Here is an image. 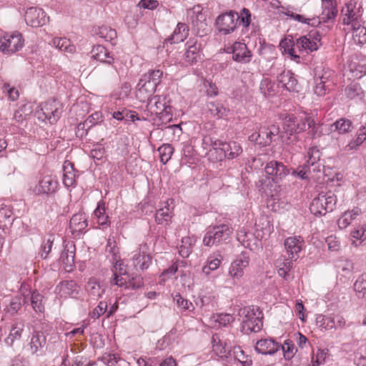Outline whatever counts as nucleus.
I'll return each mask as SVG.
<instances>
[{
	"instance_id": "nucleus-49",
	"label": "nucleus",
	"mask_w": 366,
	"mask_h": 366,
	"mask_svg": "<svg viewBox=\"0 0 366 366\" xmlns=\"http://www.w3.org/2000/svg\"><path fill=\"white\" fill-rule=\"evenodd\" d=\"M298 124L299 133L305 131L307 129L314 126L315 120L307 114H299L296 116Z\"/></svg>"
},
{
	"instance_id": "nucleus-9",
	"label": "nucleus",
	"mask_w": 366,
	"mask_h": 366,
	"mask_svg": "<svg viewBox=\"0 0 366 366\" xmlns=\"http://www.w3.org/2000/svg\"><path fill=\"white\" fill-rule=\"evenodd\" d=\"M342 23L351 27L362 21V6L352 0L346 3L341 10Z\"/></svg>"
},
{
	"instance_id": "nucleus-60",
	"label": "nucleus",
	"mask_w": 366,
	"mask_h": 366,
	"mask_svg": "<svg viewBox=\"0 0 366 366\" xmlns=\"http://www.w3.org/2000/svg\"><path fill=\"white\" fill-rule=\"evenodd\" d=\"M237 24L239 21V24L245 29L248 28L251 23V12L247 8H243L239 14L237 12Z\"/></svg>"
},
{
	"instance_id": "nucleus-14",
	"label": "nucleus",
	"mask_w": 366,
	"mask_h": 366,
	"mask_svg": "<svg viewBox=\"0 0 366 366\" xmlns=\"http://www.w3.org/2000/svg\"><path fill=\"white\" fill-rule=\"evenodd\" d=\"M226 51L232 54V59L238 63L247 64L252 60V53L244 43L236 41Z\"/></svg>"
},
{
	"instance_id": "nucleus-6",
	"label": "nucleus",
	"mask_w": 366,
	"mask_h": 366,
	"mask_svg": "<svg viewBox=\"0 0 366 366\" xmlns=\"http://www.w3.org/2000/svg\"><path fill=\"white\" fill-rule=\"evenodd\" d=\"M147 101V109L151 114L158 116L160 119H172V107L167 104L166 97L157 95L148 98Z\"/></svg>"
},
{
	"instance_id": "nucleus-26",
	"label": "nucleus",
	"mask_w": 366,
	"mask_h": 366,
	"mask_svg": "<svg viewBox=\"0 0 366 366\" xmlns=\"http://www.w3.org/2000/svg\"><path fill=\"white\" fill-rule=\"evenodd\" d=\"M320 152L316 147L310 148L307 152L308 159L304 164L305 167L312 169L313 173L320 172L323 167L322 164L320 162Z\"/></svg>"
},
{
	"instance_id": "nucleus-29",
	"label": "nucleus",
	"mask_w": 366,
	"mask_h": 366,
	"mask_svg": "<svg viewBox=\"0 0 366 366\" xmlns=\"http://www.w3.org/2000/svg\"><path fill=\"white\" fill-rule=\"evenodd\" d=\"M92 57L102 63L112 64L114 59L104 46L97 45L91 51Z\"/></svg>"
},
{
	"instance_id": "nucleus-47",
	"label": "nucleus",
	"mask_w": 366,
	"mask_h": 366,
	"mask_svg": "<svg viewBox=\"0 0 366 366\" xmlns=\"http://www.w3.org/2000/svg\"><path fill=\"white\" fill-rule=\"evenodd\" d=\"M345 94L350 99H362L364 93L360 85L357 83H352L345 89Z\"/></svg>"
},
{
	"instance_id": "nucleus-32",
	"label": "nucleus",
	"mask_w": 366,
	"mask_h": 366,
	"mask_svg": "<svg viewBox=\"0 0 366 366\" xmlns=\"http://www.w3.org/2000/svg\"><path fill=\"white\" fill-rule=\"evenodd\" d=\"M210 114L217 119H225L229 114V109L220 102H211L207 104Z\"/></svg>"
},
{
	"instance_id": "nucleus-10",
	"label": "nucleus",
	"mask_w": 366,
	"mask_h": 366,
	"mask_svg": "<svg viewBox=\"0 0 366 366\" xmlns=\"http://www.w3.org/2000/svg\"><path fill=\"white\" fill-rule=\"evenodd\" d=\"M237 12L232 10L219 14L215 20L217 30L223 35L232 34L237 27Z\"/></svg>"
},
{
	"instance_id": "nucleus-44",
	"label": "nucleus",
	"mask_w": 366,
	"mask_h": 366,
	"mask_svg": "<svg viewBox=\"0 0 366 366\" xmlns=\"http://www.w3.org/2000/svg\"><path fill=\"white\" fill-rule=\"evenodd\" d=\"M97 35L100 38L104 39L106 41H109L112 44H115L114 41L117 39V32L114 29L107 26H102L99 27Z\"/></svg>"
},
{
	"instance_id": "nucleus-58",
	"label": "nucleus",
	"mask_w": 366,
	"mask_h": 366,
	"mask_svg": "<svg viewBox=\"0 0 366 366\" xmlns=\"http://www.w3.org/2000/svg\"><path fill=\"white\" fill-rule=\"evenodd\" d=\"M281 45L284 49V52L290 55L292 60H295L297 62L300 61V56L296 54L295 49L296 44H295L293 41H282Z\"/></svg>"
},
{
	"instance_id": "nucleus-36",
	"label": "nucleus",
	"mask_w": 366,
	"mask_h": 366,
	"mask_svg": "<svg viewBox=\"0 0 366 366\" xmlns=\"http://www.w3.org/2000/svg\"><path fill=\"white\" fill-rule=\"evenodd\" d=\"M51 44L59 50L68 53L75 51V46L71 43L70 39L65 37H56L51 41Z\"/></svg>"
},
{
	"instance_id": "nucleus-57",
	"label": "nucleus",
	"mask_w": 366,
	"mask_h": 366,
	"mask_svg": "<svg viewBox=\"0 0 366 366\" xmlns=\"http://www.w3.org/2000/svg\"><path fill=\"white\" fill-rule=\"evenodd\" d=\"M354 290L359 298H362L366 293V273L358 277L354 284Z\"/></svg>"
},
{
	"instance_id": "nucleus-39",
	"label": "nucleus",
	"mask_w": 366,
	"mask_h": 366,
	"mask_svg": "<svg viewBox=\"0 0 366 366\" xmlns=\"http://www.w3.org/2000/svg\"><path fill=\"white\" fill-rule=\"evenodd\" d=\"M57 101L49 100L40 104L39 109L35 112V115L39 120L46 121L51 111L56 107Z\"/></svg>"
},
{
	"instance_id": "nucleus-35",
	"label": "nucleus",
	"mask_w": 366,
	"mask_h": 366,
	"mask_svg": "<svg viewBox=\"0 0 366 366\" xmlns=\"http://www.w3.org/2000/svg\"><path fill=\"white\" fill-rule=\"evenodd\" d=\"M362 213L361 209L355 207L351 211L345 212L340 218L337 220V224L340 229H345L348 227L351 222L354 220L356 217Z\"/></svg>"
},
{
	"instance_id": "nucleus-43",
	"label": "nucleus",
	"mask_w": 366,
	"mask_h": 366,
	"mask_svg": "<svg viewBox=\"0 0 366 366\" xmlns=\"http://www.w3.org/2000/svg\"><path fill=\"white\" fill-rule=\"evenodd\" d=\"M31 305L34 310L38 313H42L44 311V297L42 295H41L37 291H34L31 292Z\"/></svg>"
},
{
	"instance_id": "nucleus-16",
	"label": "nucleus",
	"mask_w": 366,
	"mask_h": 366,
	"mask_svg": "<svg viewBox=\"0 0 366 366\" xmlns=\"http://www.w3.org/2000/svg\"><path fill=\"white\" fill-rule=\"evenodd\" d=\"M24 17L26 24L32 27L42 26L49 19L44 11L36 7L29 8L26 11Z\"/></svg>"
},
{
	"instance_id": "nucleus-24",
	"label": "nucleus",
	"mask_w": 366,
	"mask_h": 366,
	"mask_svg": "<svg viewBox=\"0 0 366 366\" xmlns=\"http://www.w3.org/2000/svg\"><path fill=\"white\" fill-rule=\"evenodd\" d=\"M254 349L262 355H273L280 349V345L272 339H261L256 342Z\"/></svg>"
},
{
	"instance_id": "nucleus-63",
	"label": "nucleus",
	"mask_w": 366,
	"mask_h": 366,
	"mask_svg": "<svg viewBox=\"0 0 366 366\" xmlns=\"http://www.w3.org/2000/svg\"><path fill=\"white\" fill-rule=\"evenodd\" d=\"M327 78L321 76L315 79V86L314 89L315 93L318 96H323L326 94L327 86Z\"/></svg>"
},
{
	"instance_id": "nucleus-50",
	"label": "nucleus",
	"mask_w": 366,
	"mask_h": 366,
	"mask_svg": "<svg viewBox=\"0 0 366 366\" xmlns=\"http://www.w3.org/2000/svg\"><path fill=\"white\" fill-rule=\"evenodd\" d=\"M257 230H261L264 234H269L273 231V224L267 216H261L255 223Z\"/></svg>"
},
{
	"instance_id": "nucleus-17",
	"label": "nucleus",
	"mask_w": 366,
	"mask_h": 366,
	"mask_svg": "<svg viewBox=\"0 0 366 366\" xmlns=\"http://www.w3.org/2000/svg\"><path fill=\"white\" fill-rule=\"evenodd\" d=\"M305 247V241L300 236H293L287 237L285 240V248L287 257L292 260H297L300 257V253Z\"/></svg>"
},
{
	"instance_id": "nucleus-34",
	"label": "nucleus",
	"mask_w": 366,
	"mask_h": 366,
	"mask_svg": "<svg viewBox=\"0 0 366 366\" xmlns=\"http://www.w3.org/2000/svg\"><path fill=\"white\" fill-rule=\"evenodd\" d=\"M63 183L66 187H72L76 184V173L74 165L69 161H65L63 165Z\"/></svg>"
},
{
	"instance_id": "nucleus-1",
	"label": "nucleus",
	"mask_w": 366,
	"mask_h": 366,
	"mask_svg": "<svg viewBox=\"0 0 366 366\" xmlns=\"http://www.w3.org/2000/svg\"><path fill=\"white\" fill-rule=\"evenodd\" d=\"M282 14L300 23L311 26H317L321 23L334 20L337 15V8L335 0H322V12L320 16L306 17L304 15L295 14L290 7L283 8Z\"/></svg>"
},
{
	"instance_id": "nucleus-20",
	"label": "nucleus",
	"mask_w": 366,
	"mask_h": 366,
	"mask_svg": "<svg viewBox=\"0 0 366 366\" xmlns=\"http://www.w3.org/2000/svg\"><path fill=\"white\" fill-rule=\"evenodd\" d=\"M46 344V338L44 332L34 330L28 344L29 350L31 355H40L43 353V349Z\"/></svg>"
},
{
	"instance_id": "nucleus-13",
	"label": "nucleus",
	"mask_w": 366,
	"mask_h": 366,
	"mask_svg": "<svg viewBox=\"0 0 366 366\" xmlns=\"http://www.w3.org/2000/svg\"><path fill=\"white\" fill-rule=\"evenodd\" d=\"M152 256L147 244L139 245V250L132 257L133 266L136 269L145 270L152 264Z\"/></svg>"
},
{
	"instance_id": "nucleus-5",
	"label": "nucleus",
	"mask_w": 366,
	"mask_h": 366,
	"mask_svg": "<svg viewBox=\"0 0 366 366\" xmlns=\"http://www.w3.org/2000/svg\"><path fill=\"white\" fill-rule=\"evenodd\" d=\"M187 15L191 19L192 30L197 36L202 37L209 33L210 29L207 23L206 15L202 13L201 6H194L187 11Z\"/></svg>"
},
{
	"instance_id": "nucleus-11",
	"label": "nucleus",
	"mask_w": 366,
	"mask_h": 366,
	"mask_svg": "<svg viewBox=\"0 0 366 366\" xmlns=\"http://www.w3.org/2000/svg\"><path fill=\"white\" fill-rule=\"evenodd\" d=\"M0 42V51L7 54L19 51L24 45L22 34L18 31L6 34L1 38Z\"/></svg>"
},
{
	"instance_id": "nucleus-15",
	"label": "nucleus",
	"mask_w": 366,
	"mask_h": 366,
	"mask_svg": "<svg viewBox=\"0 0 366 366\" xmlns=\"http://www.w3.org/2000/svg\"><path fill=\"white\" fill-rule=\"evenodd\" d=\"M267 175L272 177L275 182H279L290 173V169L282 162L272 160L267 163L264 167Z\"/></svg>"
},
{
	"instance_id": "nucleus-27",
	"label": "nucleus",
	"mask_w": 366,
	"mask_h": 366,
	"mask_svg": "<svg viewBox=\"0 0 366 366\" xmlns=\"http://www.w3.org/2000/svg\"><path fill=\"white\" fill-rule=\"evenodd\" d=\"M87 226L85 214L81 213L74 214L69 222L71 232L76 236L82 234Z\"/></svg>"
},
{
	"instance_id": "nucleus-19",
	"label": "nucleus",
	"mask_w": 366,
	"mask_h": 366,
	"mask_svg": "<svg viewBox=\"0 0 366 366\" xmlns=\"http://www.w3.org/2000/svg\"><path fill=\"white\" fill-rule=\"evenodd\" d=\"M202 44L198 42L197 39H190L185 44V52L184 60L188 64L196 63L200 58V50Z\"/></svg>"
},
{
	"instance_id": "nucleus-62",
	"label": "nucleus",
	"mask_w": 366,
	"mask_h": 366,
	"mask_svg": "<svg viewBox=\"0 0 366 366\" xmlns=\"http://www.w3.org/2000/svg\"><path fill=\"white\" fill-rule=\"evenodd\" d=\"M328 355L327 349H319L317 353L312 356L311 364L312 366H320L325 363Z\"/></svg>"
},
{
	"instance_id": "nucleus-23",
	"label": "nucleus",
	"mask_w": 366,
	"mask_h": 366,
	"mask_svg": "<svg viewBox=\"0 0 366 366\" xmlns=\"http://www.w3.org/2000/svg\"><path fill=\"white\" fill-rule=\"evenodd\" d=\"M79 287L75 281L64 280L56 286V291L61 297H76L79 295Z\"/></svg>"
},
{
	"instance_id": "nucleus-3",
	"label": "nucleus",
	"mask_w": 366,
	"mask_h": 366,
	"mask_svg": "<svg viewBox=\"0 0 366 366\" xmlns=\"http://www.w3.org/2000/svg\"><path fill=\"white\" fill-rule=\"evenodd\" d=\"M336 203L337 198L333 192L321 193L312 200L310 210L316 216L325 215L335 209Z\"/></svg>"
},
{
	"instance_id": "nucleus-61",
	"label": "nucleus",
	"mask_w": 366,
	"mask_h": 366,
	"mask_svg": "<svg viewBox=\"0 0 366 366\" xmlns=\"http://www.w3.org/2000/svg\"><path fill=\"white\" fill-rule=\"evenodd\" d=\"M329 322L330 325H328L327 327H330L332 329L335 328H342L345 326V320L344 317L340 315H335L332 314L330 315H328Z\"/></svg>"
},
{
	"instance_id": "nucleus-2",
	"label": "nucleus",
	"mask_w": 366,
	"mask_h": 366,
	"mask_svg": "<svg viewBox=\"0 0 366 366\" xmlns=\"http://www.w3.org/2000/svg\"><path fill=\"white\" fill-rule=\"evenodd\" d=\"M239 315L242 317V330L246 334L258 332L262 330L263 315L258 307H245L240 310Z\"/></svg>"
},
{
	"instance_id": "nucleus-25",
	"label": "nucleus",
	"mask_w": 366,
	"mask_h": 366,
	"mask_svg": "<svg viewBox=\"0 0 366 366\" xmlns=\"http://www.w3.org/2000/svg\"><path fill=\"white\" fill-rule=\"evenodd\" d=\"M157 86L154 83L151 82L147 78L143 76L137 84L138 90L137 97L141 102H144L150 96L154 93Z\"/></svg>"
},
{
	"instance_id": "nucleus-52",
	"label": "nucleus",
	"mask_w": 366,
	"mask_h": 366,
	"mask_svg": "<svg viewBox=\"0 0 366 366\" xmlns=\"http://www.w3.org/2000/svg\"><path fill=\"white\" fill-rule=\"evenodd\" d=\"M331 127H335V130L340 134L348 133L352 129L351 121L344 118L337 120Z\"/></svg>"
},
{
	"instance_id": "nucleus-54",
	"label": "nucleus",
	"mask_w": 366,
	"mask_h": 366,
	"mask_svg": "<svg viewBox=\"0 0 366 366\" xmlns=\"http://www.w3.org/2000/svg\"><path fill=\"white\" fill-rule=\"evenodd\" d=\"M285 360H291L296 354L297 349L292 340H287L283 345H280Z\"/></svg>"
},
{
	"instance_id": "nucleus-48",
	"label": "nucleus",
	"mask_w": 366,
	"mask_h": 366,
	"mask_svg": "<svg viewBox=\"0 0 366 366\" xmlns=\"http://www.w3.org/2000/svg\"><path fill=\"white\" fill-rule=\"evenodd\" d=\"M297 121V117L295 115H288L285 117L283 127L287 133H289L290 135L299 133Z\"/></svg>"
},
{
	"instance_id": "nucleus-18",
	"label": "nucleus",
	"mask_w": 366,
	"mask_h": 366,
	"mask_svg": "<svg viewBox=\"0 0 366 366\" xmlns=\"http://www.w3.org/2000/svg\"><path fill=\"white\" fill-rule=\"evenodd\" d=\"M58 184V181L54 177L46 175L39 180V184L34 187L33 192L38 195L51 194L57 190Z\"/></svg>"
},
{
	"instance_id": "nucleus-64",
	"label": "nucleus",
	"mask_w": 366,
	"mask_h": 366,
	"mask_svg": "<svg viewBox=\"0 0 366 366\" xmlns=\"http://www.w3.org/2000/svg\"><path fill=\"white\" fill-rule=\"evenodd\" d=\"M350 235L352 239H355V240H352V244L357 247L359 244L356 242V240H360L361 242L366 239V228L360 227L358 229L353 230Z\"/></svg>"
},
{
	"instance_id": "nucleus-37",
	"label": "nucleus",
	"mask_w": 366,
	"mask_h": 366,
	"mask_svg": "<svg viewBox=\"0 0 366 366\" xmlns=\"http://www.w3.org/2000/svg\"><path fill=\"white\" fill-rule=\"evenodd\" d=\"M213 342V350L215 353L221 357H227V355L230 352L231 346L226 342H222L217 335L212 337Z\"/></svg>"
},
{
	"instance_id": "nucleus-38",
	"label": "nucleus",
	"mask_w": 366,
	"mask_h": 366,
	"mask_svg": "<svg viewBox=\"0 0 366 366\" xmlns=\"http://www.w3.org/2000/svg\"><path fill=\"white\" fill-rule=\"evenodd\" d=\"M362 21L353 25L347 29L352 31L354 41L359 44H366V27L362 25Z\"/></svg>"
},
{
	"instance_id": "nucleus-7",
	"label": "nucleus",
	"mask_w": 366,
	"mask_h": 366,
	"mask_svg": "<svg viewBox=\"0 0 366 366\" xmlns=\"http://www.w3.org/2000/svg\"><path fill=\"white\" fill-rule=\"evenodd\" d=\"M319 27L315 31H312L307 35L300 36L296 41V47L299 51L310 53L317 51L322 45L321 39L324 35V29Z\"/></svg>"
},
{
	"instance_id": "nucleus-53",
	"label": "nucleus",
	"mask_w": 366,
	"mask_h": 366,
	"mask_svg": "<svg viewBox=\"0 0 366 366\" xmlns=\"http://www.w3.org/2000/svg\"><path fill=\"white\" fill-rule=\"evenodd\" d=\"M222 259L221 254H217L215 257H209L207 259V264L202 268L203 273L208 276L212 271L217 269L219 267Z\"/></svg>"
},
{
	"instance_id": "nucleus-59",
	"label": "nucleus",
	"mask_w": 366,
	"mask_h": 366,
	"mask_svg": "<svg viewBox=\"0 0 366 366\" xmlns=\"http://www.w3.org/2000/svg\"><path fill=\"white\" fill-rule=\"evenodd\" d=\"M158 152L161 162L165 164L171 159L174 148L170 144H163L159 147Z\"/></svg>"
},
{
	"instance_id": "nucleus-46",
	"label": "nucleus",
	"mask_w": 366,
	"mask_h": 366,
	"mask_svg": "<svg viewBox=\"0 0 366 366\" xmlns=\"http://www.w3.org/2000/svg\"><path fill=\"white\" fill-rule=\"evenodd\" d=\"M12 214L13 212L10 206L0 205V227H6L8 224H11L14 219Z\"/></svg>"
},
{
	"instance_id": "nucleus-41",
	"label": "nucleus",
	"mask_w": 366,
	"mask_h": 366,
	"mask_svg": "<svg viewBox=\"0 0 366 366\" xmlns=\"http://www.w3.org/2000/svg\"><path fill=\"white\" fill-rule=\"evenodd\" d=\"M105 210L104 202L101 201L98 203L97 207L94 212V214L97 219L98 224L103 227H107L110 224L109 217L106 214Z\"/></svg>"
},
{
	"instance_id": "nucleus-8",
	"label": "nucleus",
	"mask_w": 366,
	"mask_h": 366,
	"mask_svg": "<svg viewBox=\"0 0 366 366\" xmlns=\"http://www.w3.org/2000/svg\"><path fill=\"white\" fill-rule=\"evenodd\" d=\"M257 128L258 131L252 133L249 137V140L261 147L270 144L273 137L277 136L280 132L279 127L275 124L260 126Z\"/></svg>"
},
{
	"instance_id": "nucleus-30",
	"label": "nucleus",
	"mask_w": 366,
	"mask_h": 366,
	"mask_svg": "<svg viewBox=\"0 0 366 366\" xmlns=\"http://www.w3.org/2000/svg\"><path fill=\"white\" fill-rule=\"evenodd\" d=\"M172 199H167L164 202V206L159 209L155 214V221L159 224H167L172 218V209L170 206L173 204Z\"/></svg>"
},
{
	"instance_id": "nucleus-33",
	"label": "nucleus",
	"mask_w": 366,
	"mask_h": 366,
	"mask_svg": "<svg viewBox=\"0 0 366 366\" xmlns=\"http://www.w3.org/2000/svg\"><path fill=\"white\" fill-rule=\"evenodd\" d=\"M279 84L289 92L297 91V81L290 71H283L278 76Z\"/></svg>"
},
{
	"instance_id": "nucleus-22",
	"label": "nucleus",
	"mask_w": 366,
	"mask_h": 366,
	"mask_svg": "<svg viewBox=\"0 0 366 366\" xmlns=\"http://www.w3.org/2000/svg\"><path fill=\"white\" fill-rule=\"evenodd\" d=\"M25 328L24 321L22 320H16L11 326L9 335L5 339V343L7 346L13 347L15 342L19 341L22 337Z\"/></svg>"
},
{
	"instance_id": "nucleus-31",
	"label": "nucleus",
	"mask_w": 366,
	"mask_h": 366,
	"mask_svg": "<svg viewBox=\"0 0 366 366\" xmlns=\"http://www.w3.org/2000/svg\"><path fill=\"white\" fill-rule=\"evenodd\" d=\"M75 246L72 243L64 245V249L60 256V261L65 265V269L70 271L74 264Z\"/></svg>"
},
{
	"instance_id": "nucleus-28",
	"label": "nucleus",
	"mask_w": 366,
	"mask_h": 366,
	"mask_svg": "<svg viewBox=\"0 0 366 366\" xmlns=\"http://www.w3.org/2000/svg\"><path fill=\"white\" fill-rule=\"evenodd\" d=\"M189 26L186 24L179 22L172 34L169 36L165 41L171 44L182 42L187 39L189 35Z\"/></svg>"
},
{
	"instance_id": "nucleus-45",
	"label": "nucleus",
	"mask_w": 366,
	"mask_h": 366,
	"mask_svg": "<svg viewBox=\"0 0 366 366\" xmlns=\"http://www.w3.org/2000/svg\"><path fill=\"white\" fill-rule=\"evenodd\" d=\"M194 242L195 240L190 237H182V243L178 247L179 255L184 258L189 257L192 251V247Z\"/></svg>"
},
{
	"instance_id": "nucleus-40",
	"label": "nucleus",
	"mask_w": 366,
	"mask_h": 366,
	"mask_svg": "<svg viewBox=\"0 0 366 366\" xmlns=\"http://www.w3.org/2000/svg\"><path fill=\"white\" fill-rule=\"evenodd\" d=\"M289 257L280 258L276 262V266L278 267V274L280 276L285 279H287L288 272L292 268L293 262Z\"/></svg>"
},
{
	"instance_id": "nucleus-56",
	"label": "nucleus",
	"mask_w": 366,
	"mask_h": 366,
	"mask_svg": "<svg viewBox=\"0 0 366 366\" xmlns=\"http://www.w3.org/2000/svg\"><path fill=\"white\" fill-rule=\"evenodd\" d=\"M259 89L264 97L273 96L275 94V85L269 79H264L261 81Z\"/></svg>"
},
{
	"instance_id": "nucleus-51",
	"label": "nucleus",
	"mask_w": 366,
	"mask_h": 366,
	"mask_svg": "<svg viewBox=\"0 0 366 366\" xmlns=\"http://www.w3.org/2000/svg\"><path fill=\"white\" fill-rule=\"evenodd\" d=\"M366 140V128L361 127L357 132V137L355 139L352 140L346 147L345 149L352 150L357 149Z\"/></svg>"
},
{
	"instance_id": "nucleus-12",
	"label": "nucleus",
	"mask_w": 366,
	"mask_h": 366,
	"mask_svg": "<svg viewBox=\"0 0 366 366\" xmlns=\"http://www.w3.org/2000/svg\"><path fill=\"white\" fill-rule=\"evenodd\" d=\"M249 254L248 252H242L235 260H234L229 268V276L234 282L239 280L244 275V269L249 266Z\"/></svg>"
},
{
	"instance_id": "nucleus-42",
	"label": "nucleus",
	"mask_w": 366,
	"mask_h": 366,
	"mask_svg": "<svg viewBox=\"0 0 366 366\" xmlns=\"http://www.w3.org/2000/svg\"><path fill=\"white\" fill-rule=\"evenodd\" d=\"M86 290L89 296L94 299L97 300L99 298L104 292L99 283L97 282L95 280L90 279L86 285Z\"/></svg>"
},
{
	"instance_id": "nucleus-55",
	"label": "nucleus",
	"mask_w": 366,
	"mask_h": 366,
	"mask_svg": "<svg viewBox=\"0 0 366 366\" xmlns=\"http://www.w3.org/2000/svg\"><path fill=\"white\" fill-rule=\"evenodd\" d=\"M234 356L236 360H237L242 366H251L252 364V358L245 355L244 352L241 349L240 347H235L234 348Z\"/></svg>"
},
{
	"instance_id": "nucleus-21",
	"label": "nucleus",
	"mask_w": 366,
	"mask_h": 366,
	"mask_svg": "<svg viewBox=\"0 0 366 366\" xmlns=\"http://www.w3.org/2000/svg\"><path fill=\"white\" fill-rule=\"evenodd\" d=\"M214 147L215 149L223 152L224 157L228 159L236 158L242 152L241 146L236 142H226L217 140L214 142Z\"/></svg>"
},
{
	"instance_id": "nucleus-4",
	"label": "nucleus",
	"mask_w": 366,
	"mask_h": 366,
	"mask_svg": "<svg viewBox=\"0 0 366 366\" xmlns=\"http://www.w3.org/2000/svg\"><path fill=\"white\" fill-rule=\"evenodd\" d=\"M232 233V228L228 224L209 227L204 237L203 243L207 247L220 244L227 240Z\"/></svg>"
}]
</instances>
